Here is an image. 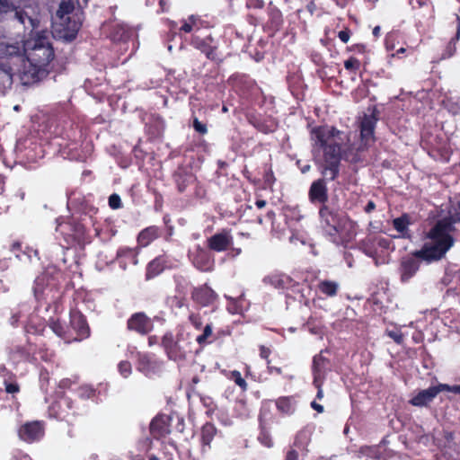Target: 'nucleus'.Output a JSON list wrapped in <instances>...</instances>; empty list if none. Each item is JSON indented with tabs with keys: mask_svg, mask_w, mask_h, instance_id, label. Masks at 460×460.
Here are the masks:
<instances>
[{
	"mask_svg": "<svg viewBox=\"0 0 460 460\" xmlns=\"http://www.w3.org/2000/svg\"><path fill=\"white\" fill-rule=\"evenodd\" d=\"M127 330L144 336L154 330V322L145 312H137L127 320Z\"/></svg>",
	"mask_w": 460,
	"mask_h": 460,
	"instance_id": "obj_10",
	"label": "nucleus"
},
{
	"mask_svg": "<svg viewBox=\"0 0 460 460\" xmlns=\"http://www.w3.org/2000/svg\"><path fill=\"white\" fill-rule=\"evenodd\" d=\"M118 369L119 374L126 378L129 376L132 372L131 363L128 360L120 361L118 365Z\"/></svg>",
	"mask_w": 460,
	"mask_h": 460,
	"instance_id": "obj_53",
	"label": "nucleus"
},
{
	"mask_svg": "<svg viewBox=\"0 0 460 460\" xmlns=\"http://www.w3.org/2000/svg\"><path fill=\"white\" fill-rule=\"evenodd\" d=\"M32 349L31 344L28 346L17 345L13 347L10 349L9 356L10 358L13 359L15 363L20 362H34L36 361V358L34 354L31 352Z\"/></svg>",
	"mask_w": 460,
	"mask_h": 460,
	"instance_id": "obj_30",
	"label": "nucleus"
},
{
	"mask_svg": "<svg viewBox=\"0 0 460 460\" xmlns=\"http://www.w3.org/2000/svg\"><path fill=\"white\" fill-rule=\"evenodd\" d=\"M267 13L269 16V27L274 31H279L283 24L281 11L277 6L273 5L272 3H270Z\"/></svg>",
	"mask_w": 460,
	"mask_h": 460,
	"instance_id": "obj_37",
	"label": "nucleus"
},
{
	"mask_svg": "<svg viewBox=\"0 0 460 460\" xmlns=\"http://www.w3.org/2000/svg\"><path fill=\"white\" fill-rule=\"evenodd\" d=\"M277 410L286 415L295 411V399L293 396H280L275 401Z\"/></svg>",
	"mask_w": 460,
	"mask_h": 460,
	"instance_id": "obj_39",
	"label": "nucleus"
},
{
	"mask_svg": "<svg viewBox=\"0 0 460 460\" xmlns=\"http://www.w3.org/2000/svg\"><path fill=\"white\" fill-rule=\"evenodd\" d=\"M212 333H213L212 324L211 323H208L204 327L202 334L199 335L196 338V341L199 345H204V344H207V343H210L211 341H208V339L212 335Z\"/></svg>",
	"mask_w": 460,
	"mask_h": 460,
	"instance_id": "obj_50",
	"label": "nucleus"
},
{
	"mask_svg": "<svg viewBox=\"0 0 460 460\" xmlns=\"http://www.w3.org/2000/svg\"><path fill=\"white\" fill-rule=\"evenodd\" d=\"M234 243L230 230L223 229L208 239V247L214 252H221L228 250Z\"/></svg>",
	"mask_w": 460,
	"mask_h": 460,
	"instance_id": "obj_18",
	"label": "nucleus"
},
{
	"mask_svg": "<svg viewBox=\"0 0 460 460\" xmlns=\"http://www.w3.org/2000/svg\"><path fill=\"white\" fill-rule=\"evenodd\" d=\"M192 126H193L194 130L200 135H205L208 133L207 125L205 123H202L201 121H199L197 117L193 118Z\"/></svg>",
	"mask_w": 460,
	"mask_h": 460,
	"instance_id": "obj_59",
	"label": "nucleus"
},
{
	"mask_svg": "<svg viewBox=\"0 0 460 460\" xmlns=\"http://www.w3.org/2000/svg\"><path fill=\"white\" fill-rule=\"evenodd\" d=\"M379 120V112L374 109L370 114H364L359 122V137L360 142L364 146H370L376 141L375 129Z\"/></svg>",
	"mask_w": 460,
	"mask_h": 460,
	"instance_id": "obj_8",
	"label": "nucleus"
},
{
	"mask_svg": "<svg viewBox=\"0 0 460 460\" xmlns=\"http://www.w3.org/2000/svg\"><path fill=\"white\" fill-rule=\"evenodd\" d=\"M189 321L197 330H199L202 327V318L199 314H190L189 315Z\"/></svg>",
	"mask_w": 460,
	"mask_h": 460,
	"instance_id": "obj_60",
	"label": "nucleus"
},
{
	"mask_svg": "<svg viewBox=\"0 0 460 460\" xmlns=\"http://www.w3.org/2000/svg\"><path fill=\"white\" fill-rule=\"evenodd\" d=\"M217 434V427L211 422H206L200 429V445L202 452L211 448V442Z\"/></svg>",
	"mask_w": 460,
	"mask_h": 460,
	"instance_id": "obj_33",
	"label": "nucleus"
},
{
	"mask_svg": "<svg viewBox=\"0 0 460 460\" xmlns=\"http://www.w3.org/2000/svg\"><path fill=\"white\" fill-rule=\"evenodd\" d=\"M137 251L135 248L130 247H120L117 251V257L118 258H127L131 260L134 263H137Z\"/></svg>",
	"mask_w": 460,
	"mask_h": 460,
	"instance_id": "obj_48",
	"label": "nucleus"
},
{
	"mask_svg": "<svg viewBox=\"0 0 460 460\" xmlns=\"http://www.w3.org/2000/svg\"><path fill=\"white\" fill-rule=\"evenodd\" d=\"M356 235V224L352 220L345 217L343 219L341 236L335 237L334 244L337 246L347 247L348 244L355 239Z\"/></svg>",
	"mask_w": 460,
	"mask_h": 460,
	"instance_id": "obj_28",
	"label": "nucleus"
},
{
	"mask_svg": "<svg viewBox=\"0 0 460 460\" xmlns=\"http://www.w3.org/2000/svg\"><path fill=\"white\" fill-rule=\"evenodd\" d=\"M440 392L447 391L460 394V385H449L447 384H438Z\"/></svg>",
	"mask_w": 460,
	"mask_h": 460,
	"instance_id": "obj_63",
	"label": "nucleus"
},
{
	"mask_svg": "<svg viewBox=\"0 0 460 460\" xmlns=\"http://www.w3.org/2000/svg\"><path fill=\"white\" fill-rule=\"evenodd\" d=\"M326 181H329L327 177L323 176V178L312 182L308 191L309 200L312 203H319L323 206L328 201L329 195Z\"/></svg>",
	"mask_w": 460,
	"mask_h": 460,
	"instance_id": "obj_17",
	"label": "nucleus"
},
{
	"mask_svg": "<svg viewBox=\"0 0 460 460\" xmlns=\"http://www.w3.org/2000/svg\"><path fill=\"white\" fill-rule=\"evenodd\" d=\"M70 326L75 332V337H72L75 341H82L90 335V328L85 316L77 310L70 312Z\"/></svg>",
	"mask_w": 460,
	"mask_h": 460,
	"instance_id": "obj_16",
	"label": "nucleus"
},
{
	"mask_svg": "<svg viewBox=\"0 0 460 460\" xmlns=\"http://www.w3.org/2000/svg\"><path fill=\"white\" fill-rule=\"evenodd\" d=\"M361 63L355 57H350L344 61V67L348 71L356 74L360 69Z\"/></svg>",
	"mask_w": 460,
	"mask_h": 460,
	"instance_id": "obj_51",
	"label": "nucleus"
},
{
	"mask_svg": "<svg viewBox=\"0 0 460 460\" xmlns=\"http://www.w3.org/2000/svg\"><path fill=\"white\" fill-rule=\"evenodd\" d=\"M420 258H417L411 253V257H404L402 259L399 266L400 279L402 283L408 282L419 270L420 262Z\"/></svg>",
	"mask_w": 460,
	"mask_h": 460,
	"instance_id": "obj_21",
	"label": "nucleus"
},
{
	"mask_svg": "<svg viewBox=\"0 0 460 460\" xmlns=\"http://www.w3.org/2000/svg\"><path fill=\"white\" fill-rule=\"evenodd\" d=\"M412 224L411 217L408 213H403L392 221L393 227L399 233V236L403 239L411 238V232L409 226Z\"/></svg>",
	"mask_w": 460,
	"mask_h": 460,
	"instance_id": "obj_31",
	"label": "nucleus"
},
{
	"mask_svg": "<svg viewBox=\"0 0 460 460\" xmlns=\"http://www.w3.org/2000/svg\"><path fill=\"white\" fill-rule=\"evenodd\" d=\"M198 371H200L199 365L194 361L187 368L183 369V377L190 383L191 387H194L200 381Z\"/></svg>",
	"mask_w": 460,
	"mask_h": 460,
	"instance_id": "obj_41",
	"label": "nucleus"
},
{
	"mask_svg": "<svg viewBox=\"0 0 460 460\" xmlns=\"http://www.w3.org/2000/svg\"><path fill=\"white\" fill-rule=\"evenodd\" d=\"M45 434V423L40 420L28 421L22 425L18 430L19 438L27 442L39 441Z\"/></svg>",
	"mask_w": 460,
	"mask_h": 460,
	"instance_id": "obj_12",
	"label": "nucleus"
},
{
	"mask_svg": "<svg viewBox=\"0 0 460 460\" xmlns=\"http://www.w3.org/2000/svg\"><path fill=\"white\" fill-rule=\"evenodd\" d=\"M170 259L166 254H161L156 256L151 261H149L146 267L145 279L146 280H151L161 273L167 268H170Z\"/></svg>",
	"mask_w": 460,
	"mask_h": 460,
	"instance_id": "obj_22",
	"label": "nucleus"
},
{
	"mask_svg": "<svg viewBox=\"0 0 460 460\" xmlns=\"http://www.w3.org/2000/svg\"><path fill=\"white\" fill-rule=\"evenodd\" d=\"M190 44L196 49L203 53L208 59L217 62V64L223 62V59L219 58L217 56V46L216 45L215 40L211 35H208L205 38L193 36Z\"/></svg>",
	"mask_w": 460,
	"mask_h": 460,
	"instance_id": "obj_11",
	"label": "nucleus"
},
{
	"mask_svg": "<svg viewBox=\"0 0 460 460\" xmlns=\"http://www.w3.org/2000/svg\"><path fill=\"white\" fill-rule=\"evenodd\" d=\"M318 290L327 296H335L339 291V284L334 280H321L317 285Z\"/></svg>",
	"mask_w": 460,
	"mask_h": 460,
	"instance_id": "obj_43",
	"label": "nucleus"
},
{
	"mask_svg": "<svg viewBox=\"0 0 460 460\" xmlns=\"http://www.w3.org/2000/svg\"><path fill=\"white\" fill-rule=\"evenodd\" d=\"M328 350H321L320 353L313 357L312 374L313 379L318 383L320 380L326 379L327 373L331 370V361L323 356Z\"/></svg>",
	"mask_w": 460,
	"mask_h": 460,
	"instance_id": "obj_19",
	"label": "nucleus"
},
{
	"mask_svg": "<svg viewBox=\"0 0 460 460\" xmlns=\"http://www.w3.org/2000/svg\"><path fill=\"white\" fill-rule=\"evenodd\" d=\"M22 60L23 55L18 43L4 45L0 48V62L10 63L13 67Z\"/></svg>",
	"mask_w": 460,
	"mask_h": 460,
	"instance_id": "obj_25",
	"label": "nucleus"
},
{
	"mask_svg": "<svg viewBox=\"0 0 460 460\" xmlns=\"http://www.w3.org/2000/svg\"><path fill=\"white\" fill-rule=\"evenodd\" d=\"M24 51L30 63L24 76H30L31 82H38L49 74V63L54 58V49L49 42L48 31H41L24 42Z\"/></svg>",
	"mask_w": 460,
	"mask_h": 460,
	"instance_id": "obj_2",
	"label": "nucleus"
},
{
	"mask_svg": "<svg viewBox=\"0 0 460 460\" xmlns=\"http://www.w3.org/2000/svg\"><path fill=\"white\" fill-rule=\"evenodd\" d=\"M58 399L49 407V415L58 420L69 422L80 414V408L74 399L67 395H57Z\"/></svg>",
	"mask_w": 460,
	"mask_h": 460,
	"instance_id": "obj_6",
	"label": "nucleus"
},
{
	"mask_svg": "<svg viewBox=\"0 0 460 460\" xmlns=\"http://www.w3.org/2000/svg\"><path fill=\"white\" fill-rule=\"evenodd\" d=\"M75 394L82 400L93 399L96 396V390L92 385H83L75 389Z\"/></svg>",
	"mask_w": 460,
	"mask_h": 460,
	"instance_id": "obj_46",
	"label": "nucleus"
},
{
	"mask_svg": "<svg viewBox=\"0 0 460 460\" xmlns=\"http://www.w3.org/2000/svg\"><path fill=\"white\" fill-rule=\"evenodd\" d=\"M132 35L130 29L124 24H115L111 31L113 41H127Z\"/></svg>",
	"mask_w": 460,
	"mask_h": 460,
	"instance_id": "obj_40",
	"label": "nucleus"
},
{
	"mask_svg": "<svg viewBox=\"0 0 460 460\" xmlns=\"http://www.w3.org/2000/svg\"><path fill=\"white\" fill-rule=\"evenodd\" d=\"M443 219H448L451 225L455 226V224L460 222V201L457 203V207L453 212H450L449 216L443 217Z\"/></svg>",
	"mask_w": 460,
	"mask_h": 460,
	"instance_id": "obj_54",
	"label": "nucleus"
},
{
	"mask_svg": "<svg viewBox=\"0 0 460 460\" xmlns=\"http://www.w3.org/2000/svg\"><path fill=\"white\" fill-rule=\"evenodd\" d=\"M386 335L391 338L396 344H402L404 341V335L402 332L397 329L394 330H387Z\"/></svg>",
	"mask_w": 460,
	"mask_h": 460,
	"instance_id": "obj_52",
	"label": "nucleus"
},
{
	"mask_svg": "<svg viewBox=\"0 0 460 460\" xmlns=\"http://www.w3.org/2000/svg\"><path fill=\"white\" fill-rule=\"evenodd\" d=\"M259 350H260V357L262 359L266 360L267 365H270V356L271 354V349L264 345H260Z\"/></svg>",
	"mask_w": 460,
	"mask_h": 460,
	"instance_id": "obj_62",
	"label": "nucleus"
},
{
	"mask_svg": "<svg viewBox=\"0 0 460 460\" xmlns=\"http://www.w3.org/2000/svg\"><path fill=\"white\" fill-rule=\"evenodd\" d=\"M176 418L179 425H181L182 428L180 431L183 429V419L179 417L176 413L172 414H158L156 415L150 423V434L155 439H160L165 438L168 434H170L171 429V422L173 418Z\"/></svg>",
	"mask_w": 460,
	"mask_h": 460,
	"instance_id": "obj_7",
	"label": "nucleus"
},
{
	"mask_svg": "<svg viewBox=\"0 0 460 460\" xmlns=\"http://www.w3.org/2000/svg\"><path fill=\"white\" fill-rule=\"evenodd\" d=\"M319 216L322 226L326 234L330 231V228H333L337 226H339L340 222L345 218L341 217L336 210L331 208L327 205H323L320 208Z\"/></svg>",
	"mask_w": 460,
	"mask_h": 460,
	"instance_id": "obj_24",
	"label": "nucleus"
},
{
	"mask_svg": "<svg viewBox=\"0 0 460 460\" xmlns=\"http://www.w3.org/2000/svg\"><path fill=\"white\" fill-rule=\"evenodd\" d=\"M161 346L167 358L175 362H181L187 359L192 353V341L183 332H166L161 340Z\"/></svg>",
	"mask_w": 460,
	"mask_h": 460,
	"instance_id": "obj_5",
	"label": "nucleus"
},
{
	"mask_svg": "<svg viewBox=\"0 0 460 460\" xmlns=\"http://www.w3.org/2000/svg\"><path fill=\"white\" fill-rule=\"evenodd\" d=\"M455 231L456 227L448 219H438L426 235L431 243H425L420 250L413 252V255L427 262L441 260L454 245L452 233Z\"/></svg>",
	"mask_w": 460,
	"mask_h": 460,
	"instance_id": "obj_3",
	"label": "nucleus"
},
{
	"mask_svg": "<svg viewBox=\"0 0 460 460\" xmlns=\"http://www.w3.org/2000/svg\"><path fill=\"white\" fill-rule=\"evenodd\" d=\"M347 51L357 52L358 54H364L367 51V46L363 43H357L347 47Z\"/></svg>",
	"mask_w": 460,
	"mask_h": 460,
	"instance_id": "obj_64",
	"label": "nucleus"
},
{
	"mask_svg": "<svg viewBox=\"0 0 460 460\" xmlns=\"http://www.w3.org/2000/svg\"><path fill=\"white\" fill-rule=\"evenodd\" d=\"M172 180L176 185L178 192L180 193L185 192L190 185H192L195 182L199 183L196 175L191 172V170L184 166L177 167L172 173Z\"/></svg>",
	"mask_w": 460,
	"mask_h": 460,
	"instance_id": "obj_20",
	"label": "nucleus"
},
{
	"mask_svg": "<svg viewBox=\"0 0 460 460\" xmlns=\"http://www.w3.org/2000/svg\"><path fill=\"white\" fill-rule=\"evenodd\" d=\"M78 383L79 377L77 376H74L71 378L66 377L61 379L58 385L56 395H66L65 391L71 389L74 385H78Z\"/></svg>",
	"mask_w": 460,
	"mask_h": 460,
	"instance_id": "obj_45",
	"label": "nucleus"
},
{
	"mask_svg": "<svg viewBox=\"0 0 460 460\" xmlns=\"http://www.w3.org/2000/svg\"><path fill=\"white\" fill-rule=\"evenodd\" d=\"M137 368L147 377L157 376L162 371V363L147 353H138Z\"/></svg>",
	"mask_w": 460,
	"mask_h": 460,
	"instance_id": "obj_15",
	"label": "nucleus"
},
{
	"mask_svg": "<svg viewBox=\"0 0 460 460\" xmlns=\"http://www.w3.org/2000/svg\"><path fill=\"white\" fill-rule=\"evenodd\" d=\"M20 4L21 0H0V13L13 12Z\"/></svg>",
	"mask_w": 460,
	"mask_h": 460,
	"instance_id": "obj_49",
	"label": "nucleus"
},
{
	"mask_svg": "<svg viewBox=\"0 0 460 460\" xmlns=\"http://www.w3.org/2000/svg\"><path fill=\"white\" fill-rule=\"evenodd\" d=\"M13 67L10 63L0 62V93H4L13 84Z\"/></svg>",
	"mask_w": 460,
	"mask_h": 460,
	"instance_id": "obj_35",
	"label": "nucleus"
},
{
	"mask_svg": "<svg viewBox=\"0 0 460 460\" xmlns=\"http://www.w3.org/2000/svg\"><path fill=\"white\" fill-rule=\"evenodd\" d=\"M190 295L191 299L202 307L213 305L218 298L217 294L208 284L193 288Z\"/></svg>",
	"mask_w": 460,
	"mask_h": 460,
	"instance_id": "obj_14",
	"label": "nucleus"
},
{
	"mask_svg": "<svg viewBox=\"0 0 460 460\" xmlns=\"http://www.w3.org/2000/svg\"><path fill=\"white\" fill-rule=\"evenodd\" d=\"M345 133L334 126L320 125L311 128L310 140L312 154L321 174L330 181H335L340 175L341 160L357 164L364 162L365 152L369 147L362 142L356 146H345Z\"/></svg>",
	"mask_w": 460,
	"mask_h": 460,
	"instance_id": "obj_1",
	"label": "nucleus"
},
{
	"mask_svg": "<svg viewBox=\"0 0 460 460\" xmlns=\"http://www.w3.org/2000/svg\"><path fill=\"white\" fill-rule=\"evenodd\" d=\"M264 281L276 288L284 289L291 286L292 279L284 273H274L268 276Z\"/></svg>",
	"mask_w": 460,
	"mask_h": 460,
	"instance_id": "obj_38",
	"label": "nucleus"
},
{
	"mask_svg": "<svg viewBox=\"0 0 460 460\" xmlns=\"http://www.w3.org/2000/svg\"><path fill=\"white\" fill-rule=\"evenodd\" d=\"M38 353H39L40 358H41V360L46 361V362H50L55 358L54 351L49 350L47 348H40L39 350H38Z\"/></svg>",
	"mask_w": 460,
	"mask_h": 460,
	"instance_id": "obj_55",
	"label": "nucleus"
},
{
	"mask_svg": "<svg viewBox=\"0 0 460 460\" xmlns=\"http://www.w3.org/2000/svg\"><path fill=\"white\" fill-rule=\"evenodd\" d=\"M161 229L156 226H150L139 232L137 237V243L139 247H146L152 242L161 236Z\"/></svg>",
	"mask_w": 460,
	"mask_h": 460,
	"instance_id": "obj_32",
	"label": "nucleus"
},
{
	"mask_svg": "<svg viewBox=\"0 0 460 460\" xmlns=\"http://www.w3.org/2000/svg\"><path fill=\"white\" fill-rule=\"evenodd\" d=\"M49 327L55 334L63 339L66 342L73 341L72 336L66 331V326L59 320L52 321L49 324Z\"/></svg>",
	"mask_w": 460,
	"mask_h": 460,
	"instance_id": "obj_44",
	"label": "nucleus"
},
{
	"mask_svg": "<svg viewBox=\"0 0 460 460\" xmlns=\"http://www.w3.org/2000/svg\"><path fill=\"white\" fill-rule=\"evenodd\" d=\"M449 26L455 30V35L451 37L441 54V58L443 59L453 57L456 52V42L460 39V16L458 14H455L454 20L449 23Z\"/></svg>",
	"mask_w": 460,
	"mask_h": 460,
	"instance_id": "obj_27",
	"label": "nucleus"
},
{
	"mask_svg": "<svg viewBox=\"0 0 460 460\" xmlns=\"http://www.w3.org/2000/svg\"><path fill=\"white\" fill-rule=\"evenodd\" d=\"M19 7H16L14 12V17L22 23L25 29H31L32 31L34 29L39 27L40 24V11L36 8H29L31 11V14H27L24 12H19Z\"/></svg>",
	"mask_w": 460,
	"mask_h": 460,
	"instance_id": "obj_29",
	"label": "nucleus"
},
{
	"mask_svg": "<svg viewBox=\"0 0 460 460\" xmlns=\"http://www.w3.org/2000/svg\"><path fill=\"white\" fill-rule=\"evenodd\" d=\"M193 266L200 271L208 272L213 269V261L209 253L199 245L190 255Z\"/></svg>",
	"mask_w": 460,
	"mask_h": 460,
	"instance_id": "obj_23",
	"label": "nucleus"
},
{
	"mask_svg": "<svg viewBox=\"0 0 460 460\" xmlns=\"http://www.w3.org/2000/svg\"><path fill=\"white\" fill-rule=\"evenodd\" d=\"M262 180L258 177H254L251 171L247 167H244L242 171L243 177L252 185L259 187L261 190L272 189L273 184L276 181L274 172L271 165L264 164L262 166Z\"/></svg>",
	"mask_w": 460,
	"mask_h": 460,
	"instance_id": "obj_13",
	"label": "nucleus"
},
{
	"mask_svg": "<svg viewBox=\"0 0 460 460\" xmlns=\"http://www.w3.org/2000/svg\"><path fill=\"white\" fill-rule=\"evenodd\" d=\"M276 218V213L273 210H269L265 217L258 216L257 217V222L260 225H263L264 223H270L273 225Z\"/></svg>",
	"mask_w": 460,
	"mask_h": 460,
	"instance_id": "obj_56",
	"label": "nucleus"
},
{
	"mask_svg": "<svg viewBox=\"0 0 460 460\" xmlns=\"http://www.w3.org/2000/svg\"><path fill=\"white\" fill-rule=\"evenodd\" d=\"M75 0H61L56 15L53 18L54 34L66 42L73 41L80 29L79 24L71 22L69 14L75 10Z\"/></svg>",
	"mask_w": 460,
	"mask_h": 460,
	"instance_id": "obj_4",
	"label": "nucleus"
},
{
	"mask_svg": "<svg viewBox=\"0 0 460 460\" xmlns=\"http://www.w3.org/2000/svg\"><path fill=\"white\" fill-rule=\"evenodd\" d=\"M228 85L241 97L247 98L257 88L254 79L246 74L235 73L227 79Z\"/></svg>",
	"mask_w": 460,
	"mask_h": 460,
	"instance_id": "obj_9",
	"label": "nucleus"
},
{
	"mask_svg": "<svg viewBox=\"0 0 460 460\" xmlns=\"http://www.w3.org/2000/svg\"><path fill=\"white\" fill-rule=\"evenodd\" d=\"M234 416L239 419H247L250 416L251 409L246 399H236L233 408Z\"/></svg>",
	"mask_w": 460,
	"mask_h": 460,
	"instance_id": "obj_42",
	"label": "nucleus"
},
{
	"mask_svg": "<svg viewBox=\"0 0 460 460\" xmlns=\"http://www.w3.org/2000/svg\"><path fill=\"white\" fill-rule=\"evenodd\" d=\"M270 424L263 419L261 416L259 417V435L258 441L264 447L270 448L273 447L274 442L270 434Z\"/></svg>",
	"mask_w": 460,
	"mask_h": 460,
	"instance_id": "obj_34",
	"label": "nucleus"
},
{
	"mask_svg": "<svg viewBox=\"0 0 460 460\" xmlns=\"http://www.w3.org/2000/svg\"><path fill=\"white\" fill-rule=\"evenodd\" d=\"M229 379L232 380L236 385H238L242 392H246L248 390V384L245 381V379L242 376L240 371H231L229 374Z\"/></svg>",
	"mask_w": 460,
	"mask_h": 460,
	"instance_id": "obj_47",
	"label": "nucleus"
},
{
	"mask_svg": "<svg viewBox=\"0 0 460 460\" xmlns=\"http://www.w3.org/2000/svg\"><path fill=\"white\" fill-rule=\"evenodd\" d=\"M58 230L61 233L66 231L71 232L68 234L69 237L73 240H79L81 237L84 235L85 230L82 224L75 223V222H67L59 225Z\"/></svg>",
	"mask_w": 460,
	"mask_h": 460,
	"instance_id": "obj_36",
	"label": "nucleus"
},
{
	"mask_svg": "<svg viewBox=\"0 0 460 460\" xmlns=\"http://www.w3.org/2000/svg\"><path fill=\"white\" fill-rule=\"evenodd\" d=\"M108 203L112 209H119L122 207L121 199L117 193H113L109 197Z\"/></svg>",
	"mask_w": 460,
	"mask_h": 460,
	"instance_id": "obj_57",
	"label": "nucleus"
},
{
	"mask_svg": "<svg viewBox=\"0 0 460 460\" xmlns=\"http://www.w3.org/2000/svg\"><path fill=\"white\" fill-rule=\"evenodd\" d=\"M439 393L440 389L438 385L430 386L428 389L420 391L416 395L411 397L409 403L417 407L427 406Z\"/></svg>",
	"mask_w": 460,
	"mask_h": 460,
	"instance_id": "obj_26",
	"label": "nucleus"
},
{
	"mask_svg": "<svg viewBox=\"0 0 460 460\" xmlns=\"http://www.w3.org/2000/svg\"><path fill=\"white\" fill-rule=\"evenodd\" d=\"M245 6L247 9H263L265 3L263 0H246Z\"/></svg>",
	"mask_w": 460,
	"mask_h": 460,
	"instance_id": "obj_61",
	"label": "nucleus"
},
{
	"mask_svg": "<svg viewBox=\"0 0 460 460\" xmlns=\"http://www.w3.org/2000/svg\"><path fill=\"white\" fill-rule=\"evenodd\" d=\"M343 229V220L340 222L339 226H335L333 228H330V231L327 233L330 237V241L334 243L335 237L341 236V231Z\"/></svg>",
	"mask_w": 460,
	"mask_h": 460,
	"instance_id": "obj_58",
	"label": "nucleus"
}]
</instances>
